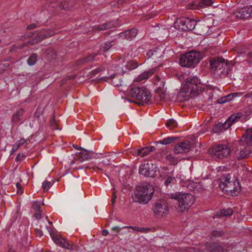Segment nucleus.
Here are the masks:
<instances>
[{
    "label": "nucleus",
    "mask_w": 252,
    "mask_h": 252,
    "mask_svg": "<svg viewBox=\"0 0 252 252\" xmlns=\"http://www.w3.org/2000/svg\"><path fill=\"white\" fill-rule=\"evenodd\" d=\"M203 90L202 85L198 77H189L185 80L180 95L183 97V100H187L189 98L197 96Z\"/></svg>",
    "instance_id": "1"
},
{
    "label": "nucleus",
    "mask_w": 252,
    "mask_h": 252,
    "mask_svg": "<svg viewBox=\"0 0 252 252\" xmlns=\"http://www.w3.org/2000/svg\"><path fill=\"white\" fill-rule=\"evenodd\" d=\"M229 175L221 176L219 184L220 188L227 195L235 196L241 191V187L237 179L230 180Z\"/></svg>",
    "instance_id": "2"
},
{
    "label": "nucleus",
    "mask_w": 252,
    "mask_h": 252,
    "mask_svg": "<svg viewBox=\"0 0 252 252\" xmlns=\"http://www.w3.org/2000/svg\"><path fill=\"white\" fill-rule=\"evenodd\" d=\"M210 66L212 72L220 77L230 76L231 67L221 57H216L210 60Z\"/></svg>",
    "instance_id": "3"
},
{
    "label": "nucleus",
    "mask_w": 252,
    "mask_h": 252,
    "mask_svg": "<svg viewBox=\"0 0 252 252\" xmlns=\"http://www.w3.org/2000/svg\"><path fill=\"white\" fill-rule=\"evenodd\" d=\"M56 34V32L52 29H42L40 31H35L32 34V39L31 40L22 43L21 45L17 46L16 45H13L11 49L10 52L17 49H22L25 46H28L29 44H34L37 43L44 40V39L50 37Z\"/></svg>",
    "instance_id": "4"
},
{
    "label": "nucleus",
    "mask_w": 252,
    "mask_h": 252,
    "mask_svg": "<svg viewBox=\"0 0 252 252\" xmlns=\"http://www.w3.org/2000/svg\"><path fill=\"white\" fill-rule=\"evenodd\" d=\"M129 96L132 99H129V101L135 103L138 105H143L144 103L148 102L151 97L150 92L143 87L131 88L129 91Z\"/></svg>",
    "instance_id": "5"
},
{
    "label": "nucleus",
    "mask_w": 252,
    "mask_h": 252,
    "mask_svg": "<svg viewBox=\"0 0 252 252\" xmlns=\"http://www.w3.org/2000/svg\"><path fill=\"white\" fill-rule=\"evenodd\" d=\"M154 189L150 185L137 187L135 192L136 201L141 204H147L152 198Z\"/></svg>",
    "instance_id": "6"
},
{
    "label": "nucleus",
    "mask_w": 252,
    "mask_h": 252,
    "mask_svg": "<svg viewBox=\"0 0 252 252\" xmlns=\"http://www.w3.org/2000/svg\"><path fill=\"white\" fill-rule=\"evenodd\" d=\"M202 59L200 52L191 51L181 56L180 63L181 66L188 67H194L198 64Z\"/></svg>",
    "instance_id": "7"
},
{
    "label": "nucleus",
    "mask_w": 252,
    "mask_h": 252,
    "mask_svg": "<svg viewBox=\"0 0 252 252\" xmlns=\"http://www.w3.org/2000/svg\"><path fill=\"white\" fill-rule=\"evenodd\" d=\"M172 198L177 200L178 204V209L179 212L188 210L194 201L193 195L190 193H179L175 195Z\"/></svg>",
    "instance_id": "8"
},
{
    "label": "nucleus",
    "mask_w": 252,
    "mask_h": 252,
    "mask_svg": "<svg viewBox=\"0 0 252 252\" xmlns=\"http://www.w3.org/2000/svg\"><path fill=\"white\" fill-rule=\"evenodd\" d=\"M209 152L211 157L216 159H221L228 156L230 149L226 145L220 144L215 146L209 149Z\"/></svg>",
    "instance_id": "9"
},
{
    "label": "nucleus",
    "mask_w": 252,
    "mask_h": 252,
    "mask_svg": "<svg viewBox=\"0 0 252 252\" xmlns=\"http://www.w3.org/2000/svg\"><path fill=\"white\" fill-rule=\"evenodd\" d=\"M50 233L52 240L56 244L68 250L78 251L79 250V247L78 245H75L72 242L67 241L61 236L54 234L51 232Z\"/></svg>",
    "instance_id": "10"
},
{
    "label": "nucleus",
    "mask_w": 252,
    "mask_h": 252,
    "mask_svg": "<svg viewBox=\"0 0 252 252\" xmlns=\"http://www.w3.org/2000/svg\"><path fill=\"white\" fill-rule=\"evenodd\" d=\"M165 81L161 77L157 75L155 77L154 84L157 88L155 90L156 93V97L160 101H162L165 97V89L164 88Z\"/></svg>",
    "instance_id": "11"
},
{
    "label": "nucleus",
    "mask_w": 252,
    "mask_h": 252,
    "mask_svg": "<svg viewBox=\"0 0 252 252\" xmlns=\"http://www.w3.org/2000/svg\"><path fill=\"white\" fill-rule=\"evenodd\" d=\"M157 166L152 162L143 164L139 169V172L146 177H154L156 175Z\"/></svg>",
    "instance_id": "12"
},
{
    "label": "nucleus",
    "mask_w": 252,
    "mask_h": 252,
    "mask_svg": "<svg viewBox=\"0 0 252 252\" xmlns=\"http://www.w3.org/2000/svg\"><path fill=\"white\" fill-rule=\"evenodd\" d=\"M153 211L155 216L157 217H163L168 214L169 210L167 202L162 199L156 203L153 208Z\"/></svg>",
    "instance_id": "13"
},
{
    "label": "nucleus",
    "mask_w": 252,
    "mask_h": 252,
    "mask_svg": "<svg viewBox=\"0 0 252 252\" xmlns=\"http://www.w3.org/2000/svg\"><path fill=\"white\" fill-rule=\"evenodd\" d=\"M233 15L240 19H247L252 17V6L237 8L233 12Z\"/></svg>",
    "instance_id": "14"
},
{
    "label": "nucleus",
    "mask_w": 252,
    "mask_h": 252,
    "mask_svg": "<svg viewBox=\"0 0 252 252\" xmlns=\"http://www.w3.org/2000/svg\"><path fill=\"white\" fill-rule=\"evenodd\" d=\"M251 153L252 151L249 148L244 145H240L235 150L234 156L238 160H241L248 158Z\"/></svg>",
    "instance_id": "15"
},
{
    "label": "nucleus",
    "mask_w": 252,
    "mask_h": 252,
    "mask_svg": "<svg viewBox=\"0 0 252 252\" xmlns=\"http://www.w3.org/2000/svg\"><path fill=\"white\" fill-rule=\"evenodd\" d=\"M214 2L212 0H198L188 4L190 9H199L211 6Z\"/></svg>",
    "instance_id": "16"
},
{
    "label": "nucleus",
    "mask_w": 252,
    "mask_h": 252,
    "mask_svg": "<svg viewBox=\"0 0 252 252\" xmlns=\"http://www.w3.org/2000/svg\"><path fill=\"white\" fill-rule=\"evenodd\" d=\"M180 29L183 31H191L196 25V22L189 18H183L179 20Z\"/></svg>",
    "instance_id": "17"
},
{
    "label": "nucleus",
    "mask_w": 252,
    "mask_h": 252,
    "mask_svg": "<svg viewBox=\"0 0 252 252\" xmlns=\"http://www.w3.org/2000/svg\"><path fill=\"white\" fill-rule=\"evenodd\" d=\"M190 144L189 141L178 143L174 147V150L175 154H179L188 153L190 151Z\"/></svg>",
    "instance_id": "18"
},
{
    "label": "nucleus",
    "mask_w": 252,
    "mask_h": 252,
    "mask_svg": "<svg viewBox=\"0 0 252 252\" xmlns=\"http://www.w3.org/2000/svg\"><path fill=\"white\" fill-rule=\"evenodd\" d=\"M99 53H91L86 56L82 57L76 61V64L78 65H85L94 61L97 60L96 59L97 56Z\"/></svg>",
    "instance_id": "19"
},
{
    "label": "nucleus",
    "mask_w": 252,
    "mask_h": 252,
    "mask_svg": "<svg viewBox=\"0 0 252 252\" xmlns=\"http://www.w3.org/2000/svg\"><path fill=\"white\" fill-rule=\"evenodd\" d=\"M93 154L94 153L92 151L83 149L80 152L75 154L74 159L79 162H82L92 158Z\"/></svg>",
    "instance_id": "20"
},
{
    "label": "nucleus",
    "mask_w": 252,
    "mask_h": 252,
    "mask_svg": "<svg viewBox=\"0 0 252 252\" xmlns=\"http://www.w3.org/2000/svg\"><path fill=\"white\" fill-rule=\"evenodd\" d=\"M240 144L244 145L252 146V129H248L240 140Z\"/></svg>",
    "instance_id": "21"
},
{
    "label": "nucleus",
    "mask_w": 252,
    "mask_h": 252,
    "mask_svg": "<svg viewBox=\"0 0 252 252\" xmlns=\"http://www.w3.org/2000/svg\"><path fill=\"white\" fill-rule=\"evenodd\" d=\"M206 250L209 252H223V248L217 243H207Z\"/></svg>",
    "instance_id": "22"
},
{
    "label": "nucleus",
    "mask_w": 252,
    "mask_h": 252,
    "mask_svg": "<svg viewBox=\"0 0 252 252\" xmlns=\"http://www.w3.org/2000/svg\"><path fill=\"white\" fill-rule=\"evenodd\" d=\"M137 30L136 29H132L120 33L119 35L126 39H131L135 37L137 34Z\"/></svg>",
    "instance_id": "23"
},
{
    "label": "nucleus",
    "mask_w": 252,
    "mask_h": 252,
    "mask_svg": "<svg viewBox=\"0 0 252 252\" xmlns=\"http://www.w3.org/2000/svg\"><path fill=\"white\" fill-rule=\"evenodd\" d=\"M156 69L153 68L152 69H150L148 71H145L140 74L135 80L134 81L136 82H141L146 80L149 78L150 76L152 75L155 71Z\"/></svg>",
    "instance_id": "24"
},
{
    "label": "nucleus",
    "mask_w": 252,
    "mask_h": 252,
    "mask_svg": "<svg viewBox=\"0 0 252 252\" xmlns=\"http://www.w3.org/2000/svg\"><path fill=\"white\" fill-rule=\"evenodd\" d=\"M116 22L115 21H109L104 24L94 27V29L98 31H103L115 27Z\"/></svg>",
    "instance_id": "25"
},
{
    "label": "nucleus",
    "mask_w": 252,
    "mask_h": 252,
    "mask_svg": "<svg viewBox=\"0 0 252 252\" xmlns=\"http://www.w3.org/2000/svg\"><path fill=\"white\" fill-rule=\"evenodd\" d=\"M156 150L155 147L153 146L151 147H147L141 148L140 149L136 151V155L140 156L141 157H144L150 153L151 152H153Z\"/></svg>",
    "instance_id": "26"
},
{
    "label": "nucleus",
    "mask_w": 252,
    "mask_h": 252,
    "mask_svg": "<svg viewBox=\"0 0 252 252\" xmlns=\"http://www.w3.org/2000/svg\"><path fill=\"white\" fill-rule=\"evenodd\" d=\"M25 110L23 108H20L14 113L12 117V123H17L21 120L22 116L24 113Z\"/></svg>",
    "instance_id": "27"
},
{
    "label": "nucleus",
    "mask_w": 252,
    "mask_h": 252,
    "mask_svg": "<svg viewBox=\"0 0 252 252\" xmlns=\"http://www.w3.org/2000/svg\"><path fill=\"white\" fill-rule=\"evenodd\" d=\"M238 95L237 93L230 94L226 96H223L218 99L217 102L218 103L223 104L226 102L230 101L234 97H236Z\"/></svg>",
    "instance_id": "28"
},
{
    "label": "nucleus",
    "mask_w": 252,
    "mask_h": 252,
    "mask_svg": "<svg viewBox=\"0 0 252 252\" xmlns=\"http://www.w3.org/2000/svg\"><path fill=\"white\" fill-rule=\"evenodd\" d=\"M178 138L177 137H168L162 140L157 142V144H161L162 145H168L173 143L174 141L177 140Z\"/></svg>",
    "instance_id": "29"
},
{
    "label": "nucleus",
    "mask_w": 252,
    "mask_h": 252,
    "mask_svg": "<svg viewBox=\"0 0 252 252\" xmlns=\"http://www.w3.org/2000/svg\"><path fill=\"white\" fill-rule=\"evenodd\" d=\"M109 160H108V161L106 162L105 160H102V162L98 164V165L97 166H87V168H92L93 169L94 171H96V170H103V166L106 165H109Z\"/></svg>",
    "instance_id": "30"
},
{
    "label": "nucleus",
    "mask_w": 252,
    "mask_h": 252,
    "mask_svg": "<svg viewBox=\"0 0 252 252\" xmlns=\"http://www.w3.org/2000/svg\"><path fill=\"white\" fill-rule=\"evenodd\" d=\"M138 66V63L135 61L132 60L128 61L126 64V68L128 70H133Z\"/></svg>",
    "instance_id": "31"
},
{
    "label": "nucleus",
    "mask_w": 252,
    "mask_h": 252,
    "mask_svg": "<svg viewBox=\"0 0 252 252\" xmlns=\"http://www.w3.org/2000/svg\"><path fill=\"white\" fill-rule=\"evenodd\" d=\"M37 56L36 54H32L27 60V63L29 65H34L37 62Z\"/></svg>",
    "instance_id": "32"
},
{
    "label": "nucleus",
    "mask_w": 252,
    "mask_h": 252,
    "mask_svg": "<svg viewBox=\"0 0 252 252\" xmlns=\"http://www.w3.org/2000/svg\"><path fill=\"white\" fill-rule=\"evenodd\" d=\"M114 43V41H111V42H105V43H104L103 44H102L101 46V50H102L103 52H107V51H108L111 48V47L114 45V44H113Z\"/></svg>",
    "instance_id": "33"
},
{
    "label": "nucleus",
    "mask_w": 252,
    "mask_h": 252,
    "mask_svg": "<svg viewBox=\"0 0 252 252\" xmlns=\"http://www.w3.org/2000/svg\"><path fill=\"white\" fill-rule=\"evenodd\" d=\"M233 214V211L231 209L228 208L220 210V215L222 217H227L231 216Z\"/></svg>",
    "instance_id": "34"
},
{
    "label": "nucleus",
    "mask_w": 252,
    "mask_h": 252,
    "mask_svg": "<svg viewBox=\"0 0 252 252\" xmlns=\"http://www.w3.org/2000/svg\"><path fill=\"white\" fill-rule=\"evenodd\" d=\"M223 129L222 123H219L218 124L214 126L213 127V131L215 133H219L221 132Z\"/></svg>",
    "instance_id": "35"
},
{
    "label": "nucleus",
    "mask_w": 252,
    "mask_h": 252,
    "mask_svg": "<svg viewBox=\"0 0 252 252\" xmlns=\"http://www.w3.org/2000/svg\"><path fill=\"white\" fill-rule=\"evenodd\" d=\"M166 126L170 129H173L177 127V124L174 119H170L166 122Z\"/></svg>",
    "instance_id": "36"
},
{
    "label": "nucleus",
    "mask_w": 252,
    "mask_h": 252,
    "mask_svg": "<svg viewBox=\"0 0 252 252\" xmlns=\"http://www.w3.org/2000/svg\"><path fill=\"white\" fill-rule=\"evenodd\" d=\"M223 232L222 231H213L211 233V238H216L222 236L223 235Z\"/></svg>",
    "instance_id": "37"
},
{
    "label": "nucleus",
    "mask_w": 252,
    "mask_h": 252,
    "mask_svg": "<svg viewBox=\"0 0 252 252\" xmlns=\"http://www.w3.org/2000/svg\"><path fill=\"white\" fill-rule=\"evenodd\" d=\"M50 125L51 128L53 130H56V129H59V128L58 127V123L55 121L54 117H53L52 118V119L51 120L50 122Z\"/></svg>",
    "instance_id": "38"
},
{
    "label": "nucleus",
    "mask_w": 252,
    "mask_h": 252,
    "mask_svg": "<svg viewBox=\"0 0 252 252\" xmlns=\"http://www.w3.org/2000/svg\"><path fill=\"white\" fill-rule=\"evenodd\" d=\"M240 119V116L238 115H232L229 118H228L227 120L229 121L230 123L232 125L233 123H234L235 122L237 121V120H239Z\"/></svg>",
    "instance_id": "39"
},
{
    "label": "nucleus",
    "mask_w": 252,
    "mask_h": 252,
    "mask_svg": "<svg viewBox=\"0 0 252 252\" xmlns=\"http://www.w3.org/2000/svg\"><path fill=\"white\" fill-rule=\"evenodd\" d=\"M59 7L61 9L67 10L69 9V4L68 1H63L60 3Z\"/></svg>",
    "instance_id": "40"
},
{
    "label": "nucleus",
    "mask_w": 252,
    "mask_h": 252,
    "mask_svg": "<svg viewBox=\"0 0 252 252\" xmlns=\"http://www.w3.org/2000/svg\"><path fill=\"white\" fill-rule=\"evenodd\" d=\"M51 186V183L50 182L45 181L43 182L42 184V188L44 189V191H47Z\"/></svg>",
    "instance_id": "41"
},
{
    "label": "nucleus",
    "mask_w": 252,
    "mask_h": 252,
    "mask_svg": "<svg viewBox=\"0 0 252 252\" xmlns=\"http://www.w3.org/2000/svg\"><path fill=\"white\" fill-rule=\"evenodd\" d=\"M175 181V178L174 177H172L171 176H168L164 181L165 185L167 187L170 184L172 183L174 181Z\"/></svg>",
    "instance_id": "42"
},
{
    "label": "nucleus",
    "mask_w": 252,
    "mask_h": 252,
    "mask_svg": "<svg viewBox=\"0 0 252 252\" xmlns=\"http://www.w3.org/2000/svg\"><path fill=\"white\" fill-rule=\"evenodd\" d=\"M125 2V0H117L111 2V5L114 7H118Z\"/></svg>",
    "instance_id": "43"
},
{
    "label": "nucleus",
    "mask_w": 252,
    "mask_h": 252,
    "mask_svg": "<svg viewBox=\"0 0 252 252\" xmlns=\"http://www.w3.org/2000/svg\"><path fill=\"white\" fill-rule=\"evenodd\" d=\"M166 159L171 161L173 164H176L177 163L176 158L171 154L168 155L166 156Z\"/></svg>",
    "instance_id": "44"
},
{
    "label": "nucleus",
    "mask_w": 252,
    "mask_h": 252,
    "mask_svg": "<svg viewBox=\"0 0 252 252\" xmlns=\"http://www.w3.org/2000/svg\"><path fill=\"white\" fill-rule=\"evenodd\" d=\"M24 143H26L27 144H28V139L21 138L19 140L17 141L15 144L16 145V146L19 148L21 145H23Z\"/></svg>",
    "instance_id": "45"
},
{
    "label": "nucleus",
    "mask_w": 252,
    "mask_h": 252,
    "mask_svg": "<svg viewBox=\"0 0 252 252\" xmlns=\"http://www.w3.org/2000/svg\"><path fill=\"white\" fill-rule=\"evenodd\" d=\"M32 207L35 211L40 212V206L38 202H37V201L34 202L32 204Z\"/></svg>",
    "instance_id": "46"
},
{
    "label": "nucleus",
    "mask_w": 252,
    "mask_h": 252,
    "mask_svg": "<svg viewBox=\"0 0 252 252\" xmlns=\"http://www.w3.org/2000/svg\"><path fill=\"white\" fill-rule=\"evenodd\" d=\"M222 125H223V129L226 130V129H228L229 127H230L232 125L231 123H230L229 121L226 120L224 123H222Z\"/></svg>",
    "instance_id": "47"
},
{
    "label": "nucleus",
    "mask_w": 252,
    "mask_h": 252,
    "mask_svg": "<svg viewBox=\"0 0 252 252\" xmlns=\"http://www.w3.org/2000/svg\"><path fill=\"white\" fill-rule=\"evenodd\" d=\"M25 158V155L23 154H19L16 158V161H22Z\"/></svg>",
    "instance_id": "48"
},
{
    "label": "nucleus",
    "mask_w": 252,
    "mask_h": 252,
    "mask_svg": "<svg viewBox=\"0 0 252 252\" xmlns=\"http://www.w3.org/2000/svg\"><path fill=\"white\" fill-rule=\"evenodd\" d=\"M130 228V229H132L134 231H138V232H139V227H138V226H124L123 227V228Z\"/></svg>",
    "instance_id": "49"
},
{
    "label": "nucleus",
    "mask_w": 252,
    "mask_h": 252,
    "mask_svg": "<svg viewBox=\"0 0 252 252\" xmlns=\"http://www.w3.org/2000/svg\"><path fill=\"white\" fill-rule=\"evenodd\" d=\"M150 228L148 227H139V232L147 233L150 231Z\"/></svg>",
    "instance_id": "50"
},
{
    "label": "nucleus",
    "mask_w": 252,
    "mask_h": 252,
    "mask_svg": "<svg viewBox=\"0 0 252 252\" xmlns=\"http://www.w3.org/2000/svg\"><path fill=\"white\" fill-rule=\"evenodd\" d=\"M41 114V111L39 108H37L34 113V117L39 118Z\"/></svg>",
    "instance_id": "51"
},
{
    "label": "nucleus",
    "mask_w": 252,
    "mask_h": 252,
    "mask_svg": "<svg viewBox=\"0 0 252 252\" xmlns=\"http://www.w3.org/2000/svg\"><path fill=\"white\" fill-rule=\"evenodd\" d=\"M116 198H117V195L116 194V192L115 191H114L112 193V199H111V202H112V205H114Z\"/></svg>",
    "instance_id": "52"
},
{
    "label": "nucleus",
    "mask_w": 252,
    "mask_h": 252,
    "mask_svg": "<svg viewBox=\"0 0 252 252\" xmlns=\"http://www.w3.org/2000/svg\"><path fill=\"white\" fill-rule=\"evenodd\" d=\"M101 71H100V69L98 68H97L94 70H93L91 72H90V74L91 75H93V76H94L95 75H96L97 74H98V73L100 72Z\"/></svg>",
    "instance_id": "53"
},
{
    "label": "nucleus",
    "mask_w": 252,
    "mask_h": 252,
    "mask_svg": "<svg viewBox=\"0 0 252 252\" xmlns=\"http://www.w3.org/2000/svg\"><path fill=\"white\" fill-rule=\"evenodd\" d=\"M36 27H37L36 24L33 23V24L28 25L27 26V29L28 30H32V29L36 28Z\"/></svg>",
    "instance_id": "54"
},
{
    "label": "nucleus",
    "mask_w": 252,
    "mask_h": 252,
    "mask_svg": "<svg viewBox=\"0 0 252 252\" xmlns=\"http://www.w3.org/2000/svg\"><path fill=\"white\" fill-rule=\"evenodd\" d=\"M156 52L155 51H153V50H151L150 51H149L148 52V53H147V56L148 57V58H150L152 56H153L155 53H156Z\"/></svg>",
    "instance_id": "55"
},
{
    "label": "nucleus",
    "mask_w": 252,
    "mask_h": 252,
    "mask_svg": "<svg viewBox=\"0 0 252 252\" xmlns=\"http://www.w3.org/2000/svg\"><path fill=\"white\" fill-rule=\"evenodd\" d=\"M16 186L17 188V193H22L23 191H21V184L20 183H17L16 184Z\"/></svg>",
    "instance_id": "56"
},
{
    "label": "nucleus",
    "mask_w": 252,
    "mask_h": 252,
    "mask_svg": "<svg viewBox=\"0 0 252 252\" xmlns=\"http://www.w3.org/2000/svg\"><path fill=\"white\" fill-rule=\"evenodd\" d=\"M49 51L53 53V56L52 57V58L53 59H55L56 58L57 55L55 53V51L53 50H50L48 51V54H49Z\"/></svg>",
    "instance_id": "57"
},
{
    "label": "nucleus",
    "mask_w": 252,
    "mask_h": 252,
    "mask_svg": "<svg viewBox=\"0 0 252 252\" xmlns=\"http://www.w3.org/2000/svg\"><path fill=\"white\" fill-rule=\"evenodd\" d=\"M19 148V147L16 146V145L15 144L14 145H13V146L12 147V148L11 149V153H12V154H13L14 152H15Z\"/></svg>",
    "instance_id": "58"
},
{
    "label": "nucleus",
    "mask_w": 252,
    "mask_h": 252,
    "mask_svg": "<svg viewBox=\"0 0 252 252\" xmlns=\"http://www.w3.org/2000/svg\"><path fill=\"white\" fill-rule=\"evenodd\" d=\"M98 68L100 69V71L101 72L105 70L106 66L104 63H102L100 64V65Z\"/></svg>",
    "instance_id": "59"
},
{
    "label": "nucleus",
    "mask_w": 252,
    "mask_h": 252,
    "mask_svg": "<svg viewBox=\"0 0 252 252\" xmlns=\"http://www.w3.org/2000/svg\"><path fill=\"white\" fill-rule=\"evenodd\" d=\"M121 228L119 226H114L112 228V230L114 231L119 232L121 230Z\"/></svg>",
    "instance_id": "60"
},
{
    "label": "nucleus",
    "mask_w": 252,
    "mask_h": 252,
    "mask_svg": "<svg viewBox=\"0 0 252 252\" xmlns=\"http://www.w3.org/2000/svg\"><path fill=\"white\" fill-rule=\"evenodd\" d=\"M35 218L37 220H40L41 219V214L39 212H37L34 214Z\"/></svg>",
    "instance_id": "61"
},
{
    "label": "nucleus",
    "mask_w": 252,
    "mask_h": 252,
    "mask_svg": "<svg viewBox=\"0 0 252 252\" xmlns=\"http://www.w3.org/2000/svg\"><path fill=\"white\" fill-rule=\"evenodd\" d=\"M36 233L37 235H38L39 236H42L43 235V233L42 232L41 230H39V229H36Z\"/></svg>",
    "instance_id": "62"
},
{
    "label": "nucleus",
    "mask_w": 252,
    "mask_h": 252,
    "mask_svg": "<svg viewBox=\"0 0 252 252\" xmlns=\"http://www.w3.org/2000/svg\"><path fill=\"white\" fill-rule=\"evenodd\" d=\"M108 234V231L106 229H104L102 231V235L103 236H107Z\"/></svg>",
    "instance_id": "63"
},
{
    "label": "nucleus",
    "mask_w": 252,
    "mask_h": 252,
    "mask_svg": "<svg viewBox=\"0 0 252 252\" xmlns=\"http://www.w3.org/2000/svg\"><path fill=\"white\" fill-rule=\"evenodd\" d=\"M245 97L246 98L252 97V92H250L245 94Z\"/></svg>",
    "instance_id": "64"
}]
</instances>
